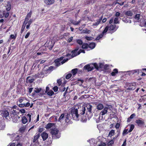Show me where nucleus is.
<instances>
[{"label":"nucleus","mask_w":146,"mask_h":146,"mask_svg":"<svg viewBox=\"0 0 146 146\" xmlns=\"http://www.w3.org/2000/svg\"><path fill=\"white\" fill-rule=\"evenodd\" d=\"M44 3L48 5H50L53 4L54 2V0H44Z\"/></svg>","instance_id":"nucleus-19"},{"label":"nucleus","mask_w":146,"mask_h":146,"mask_svg":"<svg viewBox=\"0 0 146 146\" xmlns=\"http://www.w3.org/2000/svg\"><path fill=\"white\" fill-rule=\"evenodd\" d=\"M7 135L10 136L11 140L18 141L19 139V136L18 134L13 133L11 135L7 134Z\"/></svg>","instance_id":"nucleus-10"},{"label":"nucleus","mask_w":146,"mask_h":146,"mask_svg":"<svg viewBox=\"0 0 146 146\" xmlns=\"http://www.w3.org/2000/svg\"><path fill=\"white\" fill-rule=\"evenodd\" d=\"M72 76V74H68L66 76V78L67 79H69Z\"/></svg>","instance_id":"nucleus-53"},{"label":"nucleus","mask_w":146,"mask_h":146,"mask_svg":"<svg viewBox=\"0 0 146 146\" xmlns=\"http://www.w3.org/2000/svg\"><path fill=\"white\" fill-rule=\"evenodd\" d=\"M139 14H137L135 17V19L136 20V22H138L139 19Z\"/></svg>","instance_id":"nucleus-40"},{"label":"nucleus","mask_w":146,"mask_h":146,"mask_svg":"<svg viewBox=\"0 0 146 146\" xmlns=\"http://www.w3.org/2000/svg\"><path fill=\"white\" fill-rule=\"evenodd\" d=\"M27 121V119L25 116H23L22 117V122L23 124L26 123Z\"/></svg>","instance_id":"nucleus-32"},{"label":"nucleus","mask_w":146,"mask_h":146,"mask_svg":"<svg viewBox=\"0 0 146 146\" xmlns=\"http://www.w3.org/2000/svg\"><path fill=\"white\" fill-rule=\"evenodd\" d=\"M57 82L58 83V86H60L62 84V80L60 79H58L57 81Z\"/></svg>","instance_id":"nucleus-54"},{"label":"nucleus","mask_w":146,"mask_h":146,"mask_svg":"<svg viewBox=\"0 0 146 146\" xmlns=\"http://www.w3.org/2000/svg\"><path fill=\"white\" fill-rule=\"evenodd\" d=\"M53 89L55 92H56L58 90V87L56 86H55L53 88Z\"/></svg>","instance_id":"nucleus-55"},{"label":"nucleus","mask_w":146,"mask_h":146,"mask_svg":"<svg viewBox=\"0 0 146 146\" xmlns=\"http://www.w3.org/2000/svg\"><path fill=\"white\" fill-rule=\"evenodd\" d=\"M65 116L64 113L62 114L58 119V121L60 122H64Z\"/></svg>","instance_id":"nucleus-18"},{"label":"nucleus","mask_w":146,"mask_h":146,"mask_svg":"<svg viewBox=\"0 0 146 146\" xmlns=\"http://www.w3.org/2000/svg\"><path fill=\"white\" fill-rule=\"evenodd\" d=\"M66 89L65 87H64V86H61L60 88V89L61 92H64Z\"/></svg>","instance_id":"nucleus-52"},{"label":"nucleus","mask_w":146,"mask_h":146,"mask_svg":"<svg viewBox=\"0 0 146 146\" xmlns=\"http://www.w3.org/2000/svg\"><path fill=\"white\" fill-rule=\"evenodd\" d=\"M25 27V26H24L22 25V28L21 29V34L23 33V32L24 31V30Z\"/></svg>","instance_id":"nucleus-58"},{"label":"nucleus","mask_w":146,"mask_h":146,"mask_svg":"<svg viewBox=\"0 0 146 146\" xmlns=\"http://www.w3.org/2000/svg\"><path fill=\"white\" fill-rule=\"evenodd\" d=\"M28 19H27V18H25V21L23 22V25L26 26V24L27 23H28Z\"/></svg>","instance_id":"nucleus-48"},{"label":"nucleus","mask_w":146,"mask_h":146,"mask_svg":"<svg viewBox=\"0 0 146 146\" xmlns=\"http://www.w3.org/2000/svg\"><path fill=\"white\" fill-rule=\"evenodd\" d=\"M5 127V125L3 121H0V130L3 129Z\"/></svg>","instance_id":"nucleus-21"},{"label":"nucleus","mask_w":146,"mask_h":146,"mask_svg":"<svg viewBox=\"0 0 146 146\" xmlns=\"http://www.w3.org/2000/svg\"><path fill=\"white\" fill-rule=\"evenodd\" d=\"M51 133L52 135V137L53 139H57L60 137V134L59 133V131L55 127L51 130Z\"/></svg>","instance_id":"nucleus-4"},{"label":"nucleus","mask_w":146,"mask_h":146,"mask_svg":"<svg viewBox=\"0 0 146 146\" xmlns=\"http://www.w3.org/2000/svg\"><path fill=\"white\" fill-rule=\"evenodd\" d=\"M136 123L138 125H142L144 123V122L140 119H138L136 121Z\"/></svg>","instance_id":"nucleus-30"},{"label":"nucleus","mask_w":146,"mask_h":146,"mask_svg":"<svg viewBox=\"0 0 146 146\" xmlns=\"http://www.w3.org/2000/svg\"><path fill=\"white\" fill-rule=\"evenodd\" d=\"M34 79L33 78L30 76H28L27 78L26 81L27 82L32 83L34 81Z\"/></svg>","instance_id":"nucleus-20"},{"label":"nucleus","mask_w":146,"mask_h":146,"mask_svg":"<svg viewBox=\"0 0 146 146\" xmlns=\"http://www.w3.org/2000/svg\"><path fill=\"white\" fill-rule=\"evenodd\" d=\"M95 46V44L93 42H92L89 45H88V46L90 48L92 49H93Z\"/></svg>","instance_id":"nucleus-31"},{"label":"nucleus","mask_w":146,"mask_h":146,"mask_svg":"<svg viewBox=\"0 0 146 146\" xmlns=\"http://www.w3.org/2000/svg\"><path fill=\"white\" fill-rule=\"evenodd\" d=\"M140 25L141 27H146V20L141 21L140 22Z\"/></svg>","instance_id":"nucleus-27"},{"label":"nucleus","mask_w":146,"mask_h":146,"mask_svg":"<svg viewBox=\"0 0 146 146\" xmlns=\"http://www.w3.org/2000/svg\"><path fill=\"white\" fill-rule=\"evenodd\" d=\"M119 18L118 17H115L114 20V23L115 24H119Z\"/></svg>","instance_id":"nucleus-38"},{"label":"nucleus","mask_w":146,"mask_h":146,"mask_svg":"<svg viewBox=\"0 0 146 146\" xmlns=\"http://www.w3.org/2000/svg\"><path fill=\"white\" fill-rule=\"evenodd\" d=\"M114 143V141L113 140H111L109 141L107 145L108 146H111Z\"/></svg>","instance_id":"nucleus-45"},{"label":"nucleus","mask_w":146,"mask_h":146,"mask_svg":"<svg viewBox=\"0 0 146 146\" xmlns=\"http://www.w3.org/2000/svg\"><path fill=\"white\" fill-rule=\"evenodd\" d=\"M41 136L43 141L45 140L48 137V134L45 132H43L41 134Z\"/></svg>","instance_id":"nucleus-16"},{"label":"nucleus","mask_w":146,"mask_h":146,"mask_svg":"<svg viewBox=\"0 0 146 146\" xmlns=\"http://www.w3.org/2000/svg\"><path fill=\"white\" fill-rule=\"evenodd\" d=\"M27 117H29V122H31V115L29 113L27 115Z\"/></svg>","instance_id":"nucleus-56"},{"label":"nucleus","mask_w":146,"mask_h":146,"mask_svg":"<svg viewBox=\"0 0 146 146\" xmlns=\"http://www.w3.org/2000/svg\"><path fill=\"white\" fill-rule=\"evenodd\" d=\"M40 135V134L39 133L37 134H36V135L34 136V139L33 140V142H36V140L39 137Z\"/></svg>","instance_id":"nucleus-23"},{"label":"nucleus","mask_w":146,"mask_h":146,"mask_svg":"<svg viewBox=\"0 0 146 146\" xmlns=\"http://www.w3.org/2000/svg\"><path fill=\"white\" fill-rule=\"evenodd\" d=\"M79 47H77L74 50L72 51L71 52L72 53V57H74L76 56L79 54L81 53H85V51L84 50L80 49L79 51L77 52V51L79 49Z\"/></svg>","instance_id":"nucleus-5"},{"label":"nucleus","mask_w":146,"mask_h":146,"mask_svg":"<svg viewBox=\"0 0 146 146\" xmlns=\"http://www.w3.org/2000/svg\"><path fill=\"white\" fill-rule=\"evenodd\" d=\"M54 67L53 66H50L49 67L47 68L46 67H44V70H46L47 74H49L53 70Z\"/></svg>","instance_id":"nucleus-13"},{"label":"nucleus","mask_w":146,"mask_h":146,"mask_svg":"<svg viewBox=\"0 0 146 146\" xmlns=\"http://www.w3.org/2000/svg\"><path fill=\"white\" fill-rule=\"evenodd\" d=\"M134 126L133 124H131L130 125V129L128 130V132H131L134 129Z\"/></svg>","instance_id":"nucleus-42"},{"label":"nucleus","mask_w":146,"mask_h":146,"mask_svg":"<svg viewBox=\"0 0 146 146\" xmlns=\"http://www.w3.org/2000/svg\"><path fill=\"white\" fill-rule=\"evenodd\" d=\"M82 47L83 49L87 48L88 47V45L87 43L82 44Z\"/></svg>","instance_id":"nucleus-34"},{"label":"nucleus","mask_w":146,"mask_h":146,"mask_svg":"<svg viewBox=\"0 0 146 146\" xmlns=\"http://www.w3.org/2000/svg\"><path fill=\"white\" fill-rule=\"evenodd\" d=\"M3 14L4 15H5V17L6 18L9 15V13L8 12L6 13H4Z\"/></svg>","instance_id":"nucleus-60"},{"label":"nucleus","mask_w":146,"mask_h":146,"mask_svg":"<svg viewBox=\"0 0 146 146\" xmlns=\"http://www.w3.org/2000/svg\"><path fill=\"white\" fill-rule=\"evenodd\" d=\"M44 70V68H43L42 71L40 73H38L35 74V76L37 77H40L42 78L44 76H46L47 74L46 70Z\"/></svg>","instance_id":"nucleus-9"},{"label":"nucleus","mask_w":146,"mask_h":146,"mask_svg":"<svg viewBox=\"0 0 146 146\" xmlns=\"http://www.w3.org/2000/svg\"><path fill=\"white\" fill-rule=\"evenodd\" d=\"M127 86L128 87L127 88V90H133L135 89V87L136 86V84L135 83H127Z\"/></svg>","instance_id":"nucleus-8"},{"label":"nucleus","mask_w":146,"mask_h":146,"mask_svg":"<svg viewBox=\"0 0 146 146\" xmlns=\"http://www.w3.org/2000/svg\"><path fill=\"white\" fill-rule=\"evenodd\" d=\"M94 69L93 66H90L89 64L85 65L84 67V69L87 70L88 71H90Z\"/></svg>","instance_id":"nucleus-15"},{"label":"nucleus","mask_w":146,"mask_h":146,"mask_svg":"<svg viewBox=\"0 0 146 146\" xmlns=\"http://www.w3.org/2000/svg\"><path fill=\"white\" fill-rule=\"evenodd\" d=\"M135 116V113L132 114L130 117L127 119V122H129L131 121V119H133Z\"/></svg>","instance_id":"nucleus-24"},{"label":"nucleus","mask_w":146,"mask_h":146,"mask_svg":"<svg viewBox=\"0 0 146 146\" xmlns=\"http://www.w3.org/2000/svg\"><path fill=\"white\" fill-rule=\"evenodd\" d=\"M111 111V109L108 106H105L103 108V109L100 112L99 115L98 116V118L100 119V117L101 115L103 116L106 114H107V113L108 112L110 113L109 111Z\"/></svg>","instance_id":"nucleus-6"},{"label":"nucleus","mask_w":146,"mask_h":146,"mask_svg":"<svg viewBox=\"0 0 146 146\" xmlns=\"http://www.w3.org/2000/svg\"><path fill=\"white\" fill-rule=\"evenodd\" d=\"M118 27H116L115 25H110V26H107L103 31V34H106L108 31L110 33H113L117 30Z\"/></svg>","instance_id":"nucleus-2"},{"label":"nucleus","mask_w":146,"mask_h":146,"mask_svg":"<svg viewBox=\"0 0 146 146\" xmlns=\"http://www.w3.org/2000/svg\"><path fill=\"white\" fill-rule=\"evenodd\" d=\"M92 37H88L86 36V38L88 40H92Z\"/></svg>","instance_id":"nucleus-57"},{"label":"nucleus","mask_w":146,"mask_h":146,"mask_svg":"<svg viewBox=\"0 0 146 146\" xmlns=\"http://www.w3.org/2000/svg\"><path fill=\"white\" fill-rule=\"evenodd\" d=\"M85 108L86 110L85 112H86V113L87 115H89L91 113L92 109L93 107L90 104H88L86 105V107H83L82 108Z\"/></svg>","instance_id":"nucleus-7"},{"label":"nucleus","mask_w":146,"mask_h":146,"mask_svg":"<svg viewBox=\"0 0 146 146\" xmlns=\"http://www.w3.org/2000/svg\"><path fill=\"white\" fill-rule=\"evenodd\" d=\"M78 69L77 68L74 69L72 70V73L73 74L75 75L77 72Z\"/></svg>","instance_id":"nucleus-37"},{"label":"nucleus","mask_w":146,"mask_h":146,"mask_svg":"<svg viewBox=\"0 0 146 146\" xmlns=\"http://www.w3.org/2000/svg\"><path fill=\"white\" fill-rule=\"evenodd\" d=\"M127 129H125L123 132L122 134L123 136H124L125 134H127L129 133Z\"/></svg>","instance_id":"nucleus-46"},{"label":"nucleus","mask_w":146,"mask_h":146,"mask_svg":"<svg viewBox=\"0 0 146 146\" xmlns=\"http://www.w3.org/2000/svg\"><path fill=\"white\" fill-rule=\"evenodd\" d=\"M76 41L77 43L80 45H82L83 44L82 41L80 39H76Z\"/></svg>","instance_id":"nucleus-41"},{"label":"nucleus","mask_w":146,"mask_h":146,"mask_svg":"<svg viewBox=\"0 0 146 146\" xmlns=\"http://www.w3.org/2000/svg\"><path fill=\"white\" fill-rule=\"evenodd\" d=\"M30 34V33L29 32L28 33H27L26 34V35L25 36V38H27L29 37Z\"/></svg>","instance_id":"nucleus-61"},{"label":"nucleus","mask_w":146,"mask_h":146,"mask_svg":"<svg viewBox=\"0 0 146 146\" xmlns=\"http://www.w3.org/2000/svg\"><path fill=\"white\" fill-rule=\"evenodd\" d=\"M115 131L113 130H111L109 133L108 136L109 137H111L114 134Z\"/></svg>","instance_id":"nucleus-33"},{"label":"nucleus","mask_w":146,"mask_h":146,"mask_svg":"<svg viewBox=\"0 0 146 146\" xmlns=\"http://www.w3.org/2000/svg\"><path fill=\"white\" fill-rule=\"evenodd\" d=\"M72 55H71V54H67L66 55V56H67V57H69V59H70V58H73V57H72Z\"/></svg>","instance_id":"nucleus-59"},{"label":"nucleus","mask_w":146,"mask_h":146,"mask_svg":"<svg viewBox=\"0 0 146 146\" xmlns=\"http://www.w3.org/2000/svg\"><path fill=\"white\" fill-rule=\"evenodd\" d=\"M2 117H5L7 119H10L9 116V113L7 111H3L1 114Z\"/></svg>","instance_id":"nucleus-11"},{"label":"nucleus","mask_w":146,"mask_h":146,"mask_svg":"<svg viewBox=\"0 0 146 146\" xmlns=\"http://www.w3.org/2000/svg\"><path fill=\"white\" fill-rule=\"evenodd\" d=\"M71 22L73 24H74V25H77L80 23V20L77 22H76L75 21L72 20L71 21Z\"/></svg>","instance_id":"nucleus-29"},{"label":"nucleus","mask_w":146,"mask_h":146,"mask_svg":"<svg viewBox=\"0 0 146 146\" xmlns=\"http://www.w3.org/2000/svg\"><path fill=\"white\" fill-rule=\"evenodd\" d=\"M106 34H103V32H102L101 34L99 35L97 37V38L96 39V40H99L103 37V36L104 35H105Z\"/></svg>","instance_id":"nucleus-35"},{"label":"nucleus","mask_w":146,"mask_h":146,"mask_svg":"<svg viewBox=\"0 0 146 146\" xmlns=\"http://www.w3.org/2000/svg\"><path fill=\"white\" fill-rule=\"evenodd\" d=\"M30 104L29 102H27L26 104L25 103V106L26 107H27L29 106H30Z\"/></svg>","instance_id":"nucleus-62"},{"label":"nucleus","mask_w":146,"mask_h":146,"mask_svg":"<svg viewBox=\"0 0 146 146\" xmlns=\"http://www.w3.org/2000/svg\"><path fill=\"white\" fill-rule=\"evenodd\" d=\"M41 90V88H35L34 92L36 93H39Z\"/></svg>","instance_id":"nucleus-43"},{"label":"nucleus","mask_w":146,"mask_h":146,"mask_svg":"<svg viewBox=\"0 0 146 146\" xmlns=\"http://www.w3.org/2000/svg\"><path fill=\"white\" fill-rule=\"evenodd\" d=\"M118 71L117 69L116 68L114 69L113 70V72H112L111 73V76H114L116 74L118 73Z\"/></svg>","instance_id":"nucleus-26"},{"label":"nucleus","mask_w":146,"mask_h":146,"mask_svg":"<svg viewBox=\"0 0 146 146\" xmlns=\"http://www.w3.org/2000/svg\"><path fill=\"white\" fill-rule=\"evenodd\" d=\"M32 14V11H31L30 12L28 13L27 15L26 16L25 18H27V19H29L31 17V15Z\"/></svg>","instance_id":"nucleus-36"},{"label":"nucleus","mask_w":146,"mask_h":146,"mask_svg":"<svg viewBox=\"0 0 146 146\" xmlns=\"http://www.w3.org/2000/svg\"><path fill=\"white\" fill-rule=\"evenodd\" d=\"M120 126V124L119 123H117L115 126V127L116 129H118Z\"/></svg>","instance_id":"nucleus-64"},{"label":"nucleus","mask_w":146,"mask_h":146,"mask_svg":"<svg viewBox=\"0 0 146 146\" xmlns=\"http://www.w3.org/2000/svg\"><path fill=\"white\" fill-rule=\"evenodd\" d=\"M11 8V4L9 2H8L6 6V10L7 11H9Z\"/></svg>","instance_id":"nucleus-28"},{"label":"nucleus","mask_w":146,"mask_h":146,"mask_svg":"<svg viewBox=\"0 0 146 146\" xmlns=\"http://www.w3.org/2000/svg\"><path fill=\"white\" fill-rule=\"evenodd\" d=\"M96 105V109L99 110H102L104 106L103 104L101 103H98V104H95Z\"/></svg>","instance_id":"nucleus-12"},{"label":"nucleus","mask_w":146,"mask_h":146,"mask_svg":"<svg viewBox=\"0 0 146 146\" xmlns=\"http://www.w3.org/2000/svg\"><path fill=\"white\" fill-rule=\"evenodd\" d=\"M70 115L68 114H67L65 116L64 122H68L70 119Z\"/></svg>","instance_id":"nucleus-22"},{"label":"nucleus","mask_w":146,"mask_h":146,"mask_svg":"<svg viewBox=\"0 0 146 146\" xmlns=\"http://www.w3.org/2000/svg\"><path fill=\"white\" fill-rule=\"evenodd\" d=\"M132 73L133 74L135 73H137L138 74L139 73V69H136L132 70Z\"/></svg>","instance_id":"nucleus-47"},{"label":"nucleus","mask_w":146,"mask_h":146,"mask_svg":"<svg viewBox=\"0 0 146 146\" xmlns=\"http://www.w3.org/2000/svg\"><path fill=\"white\" fill-rule=\"evenodd\" d=\"M26 127L25 126H23L21 127L20 129V131L21 132H24L26 129Z\"/></svg>","instance_id":"nucleus-44"},{"label":"nucleus","mask_w":146,"mask_h":146,"mask_svg":"<svg viewBox=\"0 0 146 146\" xmlns=\"http://www.w3.org/2000/svg\"><path fill=\"white\" fill-rule=\"evenodd\" d=\"M125 14L127 16L129 17H131L133 15L132 13L130 11H127L125 12Z\"/></svg>","instance_id":"nucleus-25"},{"label":"nucleus","mask_w":146,"mask_h":146,"mask_svg":"<svg viewBox=\"0 0 146 146\" xmlns=\"http://www.w3.org/2000/svg\"><path fill=\"white\" fill-rule=\"evenodd\" d=\"M47 94L49 96H52L54 94V92L51 90L47 92Z\"/></svg>","instance_id":"nucleus-39"},{"label":"nucleus","mask_w":146,"mask_h":146,"mask_svg":"<svg viewBox=\"0 0 146 146\" xmlns=\"http://www.w3.org/2000/svg\"><path fill=\"white\" fill-rule=\"evenodd\" d=\"M103 18V16H102L99 19H97L96 21L94 23L93 25L94 26H97L99 25L101 21L102 20Z\"/></svg>","instance_id":"nucleus-17"},{"label":"nucleus","mask_w":146,"mask_h":146,"mask_svg":"<svg viewBox=\"0 0 146 146\" xmlns=\"http://www.w3.org/2000/svg\"><path fill=\"white\" fill-rule=\"evenodd\" d=\"M63 57H61L59 58L56 59L54 60L55 66H58L61 65L63 64L64 63L67 61L69 60L68 58H67L66 59L63 60L61 61L63 59Z\"/></svg>","instance_id":"nucleus-3"},{"label":"nucleus","mask_w":146,"mask_h":146,"mask_svg":"<svg viewBox=\"0 0 146 146\" xmlns=\"http://www.w3.org/2000/svg\"><path fill=\"white\" fill-rule=\"evenodd\" d=\"M55 127V124L53 123H48L46 126L45 128L47 129H50L51 130Z\"/></svg>","instance_id":"nucleus-14"},{"label":"nucleus","mask_w":146,"mask_h":146,"mask_svg":"<svg viewBox=\"0 0 146 146\" xmlns=\"http://www.w3.org/2000/svg\"><path fill=\"white\" fill-rule=\"evenodd\" d=\"M86 110V108H82L80 114H78V110L77 109L73 108L72 109L71 112V115L72 117L74 120H78L79 119V117L84 115L85 113Z\"/></svg>","instance_id":"nucleus-1"},{"label":"nucleus","mask_w":146,"mask_h":146,"mask_svg":"<svg viewBox=\"0 0 146 146\" xmlns=\"http://www.w3.org/2000/svg\"><path fill=\"white\" fill-rule=\"evenodd\" d=\"M73 37L72 36H71L70 37H69L68 40H67V41L68 42H70L72 41L73 40Z\"/></svg>","instance_id":"nucleus-51"},{"label":"nucleus","mask_w":146,"mask_h":146,"mask_svg":"<svg viewBox=\"0 0 146 146\" xmlns=\"http://www.w3.org/2000/svg\"><path fill=\"white\" fill-rule=\"evenodd\" d=\"M20 112L22 113H24L25 112V110L23 109H22L20 110Z\"/></svg>","instance_id":"nucleus-63"},{"label":"nucleus","mask_w":146,"mask_h":146,"mask_svg":"<svg viewBox=\"0 0 146 146\" xmlns=\"http://www.w3.org/2000/svg\"><path fill=\"white\" fill-rule=\"evenodd\" d=\"M123 21L126 23H130L131 22V21L129 19H128L127 20L126 18L123 19Z\"/></svg>","instance_id":"nucleus-49"},{"label":"nucleus","mask_w":146,"mask_h":146,"mask_svg":"<svg viewBox=\"0 0 146 146\" xmlns=\"http://www.w3.org/2000/svg\"><path fill=\"white\" fill-rule=\"evenodd\" d=\"M17 105L19 106V107L21 108H23L25 107V103H21L19 104H17Z\"/></svg>","instance_id":"nucleus-50"}]
</instances>
